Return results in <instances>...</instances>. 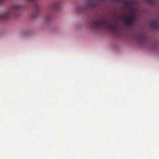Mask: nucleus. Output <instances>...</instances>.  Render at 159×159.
<instances>
[{
    "label": "nucleus",
    "mask_w": 159,
    "mask_h": 159,
    "mask_svg": "<svg viewBox=\"0 0 159 159\" xmlns=\"http://www.w3.org/2000/svg\"><path fill=\"white\" fill-rule=\"evenodd\" d=\"M124 20L126 25H130L133 23L134 20L133 16L130 15L125 17Z\"/></svg>",
    "instance_id": "nucleus-1"
}]
</instances>
